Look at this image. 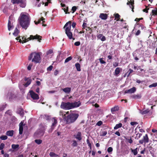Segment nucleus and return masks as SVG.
<instances>
[{
  "instance_id": "obj_1",
  "label": "nucleus",
  "mask_w": 157,
  "mask_h": 157,
  "mask_svg": "<svg viewBox=\"0 0 157 157\" xmlns=\"http://www.w3.org/2000/svg\"><path fill=\"white\" fill-rule=\"evenodd\" d=\"M30 20L29 16L21 14L19 18V23L22 28L25 29H27L30 24Z\"/></svg>"
},
{
  "instance_id": "obj_2",
  "label": "nucleus",
  "mask_w": 157,
  "mask_h": 157,
  "mask_svg": "<svg viewBox=\"0 0 157 157\" xmlns=\"http://www.w3.org/2000/svg\"><path fill=\"white\" fill-rule=\"evenodd\" d=\"M29 60H32V61L36 63H40L41 62V59L40 53L35 52L32 53L29 56Z\"/></svg>"
},
{
  "instance_id": "obj_3",
  "label": "nucleus",
  "mask_w": 157,
  "mask_h": 157,
  "mask_svg": "<svg viewBox=\"0 0 157 157\" xmlns=\"http://www.w3.org/2000/svg\"><path fill=\"white\" fill-rule=\"evenodd\" d=\"M42 37L41 36H40L37 34H36L35 36L31 35L30 36V37L27 38L25 36H23L21 38L22 40L21 39H20L19 42L23 44L31 40L37 39L39 42H40L41 40Z\"/></svg>"
},
{
  "instance_id": "obj_4",
  "label": "nucleus",
  "mask_w": 157,
  "mask_h": 157,
  "mask_svg": "<svg viewBox=\"0 0 157 157\" xmlns=\"http://www.w3.org/2000/svg\"><path fill=\"white\" fill-rule=\"evenodd\" d=\"M64 28H65V33L69 39L75 40V38L72 37V33L71 31V21H70L67 22L64 26Z\"/></svg>"
},
{
  "instance_id": "obj_5",
  "label": "nucleus",
  "mask_w": 157,
  "mask_h": 157,
  "mask_svg": "<svg viewBox=\"0 0 157 157\" xmlns=\"http://www.w3.org/2000/svg\"><path fill=\"white\" fill-rule=\"evenodd\" d=\"M78 114L71 113L66 116L65 118V121L67 124H70L75 122L78 117Z\"/></svg>"
},
{
  "instance_id": "obj_6",
  "label": "nucleus",
  "mask_w": 157,
  "mask_h": 157,
  "mask_svg": "<svg viewBox=\"0 0 157 157\" xmlns=\"http://www.w3.org/2000/svg\"><path fill=\"white\" fill-rule=\"evenodd\" d=\"M60 107L65 110H69L72 109L71 103L70 102H62L60 105Z\"/></svg>"
},
{
  "instance_id": "obj_7",
  "label": "nucleus",
  "mask_w": 157,
  "mask_h": 157,
  "mask_svg": "<svg viewBox=\"0 0 157 157\" xmlns=\"http://www.w3.org/2000/svg\"><path fill=\"white\" fill-rule=\"evenodd\" d=\"M11 2L13 4H19L20 6L22 8L25 7L26 5L23 0H12Z\"/></svg>"
},
{
  "instance_id": "obj_8",
  "label": "nucleus",
  "mask_w": 157,
  "mask_h": 157,
  "mask_svg": "<svg viewBox=\"0 0 157 157\" xmlns=\"http://www.w3.org/2000/svg\"><path fill=\"white\" fill-rule=\"evenodd\" d=\"M149 138L147 134L145 135L144 136H143V139L140 140L139 141V144H143L144 143L145 144L148 143L149 142Z\"/></svg>"
},
{
  "instance_id": "obj_9",
  "label": "nucleus",
  "mask_w": 157,
  "mask_h": 157,
  "mask_svg": "<svg viewBox=\"0 0 157 157\" xmlns=\"http://www.w3.org/2000/svg\"><path fill=\"white\" fill-rule=\"evenodd\" d=\"M29 93L31 97L33 100H38L39 99V97L38 94L35 93L33 91L30 90Z\"/></svg>"
},
{
  "instance_id": "obj_10",
  "label": "nucleus",
  "mask_w": 157,
  "mask_h": 157,
  "mask_svg": "<svg viewBox=\"0 0 157 157\" xmlns=\"http://www.w3.org/2000/svg\"><path fill=\"white\" fill-rule=\"evenodd\" d=\"M45 129L44 128L38 129L35 133L36 135L42 136L44 135L45 133Z\"/></svg>"
},
{
  "instance_id": "obj_11",
  "label": "nucleus",
  "mask_w": 157,
  "mask_h": 157,
  "mask_svg": "<svg viewBox=\"0 0 157 157\" xmlns=\"http://www.w3.org/2000/svg\"><path fill=\"white\" fill-rule=\"evenodd\" d=\"M81 102L79 101L78 102L71 103L72 109L79 107L81 105Z\"/></svg>"
},
{
  "instance_id": "obj_12",
  "label": "nucleus",
  "mask_w": 157,
  "mask_h": 157,
  "mask_svg": "<svg viewBox=\"0 0 157 157\" xmlns=\"http://www.w3.org/2000/svg\"><path fill=\"white\" fill-rule=\"evenodd\" d=\"M45 19L43 17H41V18L39 19L37 22L35 21L34 22L35 24L37 25L38 24L40 23L41 21H42V26L45 27L47 25L44 23L45 22Z\"/></svg>"
},
{
  "instance_id": "obj_13",
  "label": "nucleus",
  "mask_w": 157,
  "mask_h": 157,
  "mask_svg": "<svg viewBox=\"0 0 157 157\" xmlns=\"http://www.w3.org/2000/svg\"><path fill=\"white\" fill-rule=\"evenodd\" d=\"M81 135V132H78L77 134H74L73 136L78 140L80 141L82 139Z\"/></svg>"
},
{
  "instance_id": "obj_14",
  "label": "nucleus",
  "mask_w": 157,
  "mask_h": 157,
  "mask_svg": "<svg viewBox=\"0 0 157 157\" xmlns=\"http://www.w3.org/2000/svg\"><path fill=\"white\" fill-rule=\"evenodd\" d=\"M136 91V89L135 87H133L132 88L129 90H126L125 91V94L127 93H133Z\"/></svg>"
},
{
  "instance_id": "obj_15",
  "label": "nucleus",
  "mask_w": 157,
  "mask_h": 157,
  "mask_svg": "<svg viewBox=\"0 0 157 157\" xmlns=\"http://www.w3.org/2000/svg\"><path fill=\"white\" fill-rule=\"evenodd\" d=\"M24 122L21 121L19 124V134L21 135L22 134L23 131V126Z\"/></svg>"
},
{
  "instance_id": "obj_16",
  "label": "nucleus",
  "mask_w": 157,
  "mask_h": 157,
  "mask_svg": "<svg viewBox=\"0 0 157 157\" xmlns=\"http://www.w3.org/2000/svg\"><path fill=\"white\" fill-rule=\"evenodd\" d=\"M99 17L102 20H106L108 17V15L106 13H101L99 15Z\"/></svg>"
},
{
  "instance_id": "obj_17",
  "label": "nucleus",
  "mask_w": 157,
  "mask_h": 157,
  "mask_svg": "<svg viewBox=\"0 0 157 157\" xmlns=\"http://www.w3.org/2000/svg\"><path fill=\"white\" fill-rule=\"evenodd\" d=\"M97 37L98 39H100L102 41H104L106 40L105 36H103L102 34H99L97 36Z\"/></svg>"
},
{
  "instance_id": "obj_18",
  "label": "nucleus",
  "mask_w": 157,
  "mask_h": 157,
  "mask_svg": "<svg viewBox=\"0 0 157 157\" xmlns=\"http://www.w3.org/2000/svg\"><path fill=\"white\" fill-rule=\"evenodd\" d=\"M25 80L27 81L26 83L25 84L24 86L25 87H27L31 83V80L30 78H25Z\"/></svg>"
},
{
  "instance_id": "obj_19",
  "label": "nucleus",
  "mask_w": 157,
  "mask_h": 157,
  "mask_svg": "<svg viewBox=\"0 0 157 157\" xmlns=\"http://www.w3.org/2000/svg\"><path fill=\"white\" fill-rule=\"evenodd\" d=\"M71 88L70 87H66L62 89V90L67 94H69L71 91Z\"/></svg>"
},
{
  "instance_id": "obj_20",
  "label": "nucleus",
  "mask_w": 157,
  "mask_h": 157,
  "mask_svg": "<svg viewBox=\"0 0 157 157\" xmlns=\"http://www.w3.org/2000/svg\"><path fill=\"white\" fill-rule=\"evenodd\" d=\"M120 70H121L122 69L120 67H118L116 68L114 72V75L115 76H117L120 73Z\"/></svg>"
},
{
  "instance_id": "obj_21",
  "label": "nucleus",
  "mask_w": 157,
  "mask_h": 157,
  "mask_svg": "<svg viewBox=\"0 0 157 157\" xmlns=\"http://www.w3.org/2000/svg\"><path fill=\"white\" fill-rule=\"evenodd\" d=\"M119 107L118 105H115L114 107L111 109V112L113 114H114V112L117 111L119 110Z\"/></svg>"
},
{
  "instance_id": "obj_22",
  "label": "nucleus",
  "mask_w": 157,
  "mask_h": 157,
  "mask_svg": "<svg viewBox=\"0 0 157 157\" xmlns=\"http://www.w3.org/2000/svg\"><path fill=\"white\" fill-rule=\"evenodd\" d=\"M17 112L18 113L20 114L21 116H23L24 114L23 109L21 108H18Z\"/></svg>"
},
{
  "instance_id": "obj_23",
  "label": "nucleus",
  "mask_w": 157,
  "mask_h": 157,
  "mask_svg": "<svg viewBox=\"0 0 157 157\" xmlns=\"http://www.w3.org/2000/svg\"><path fill=\"white\" fill-rule=\"evenodd\" d=\"M141 94H134L132 96V98L135 99H139L141 98Z\"/></svg>"
},
{
  "instance_id": "obj_24",
  "label": "nucleus",
  "mask_w": 157,
  "mask_h": 157,
  "mask_svg": "<svg viewBox=\"0 0 157 157\" xmlns=\"http://www.w3.org/2000/svg\"><path fill=\"white\" fill-rule=\"evenodd\" d=\"M13 132L14 131L13 130L8 131L6 132V134L8 136H12L13 135Z\"/></svg>"
},
{
  "instance_id": "obj_25",
  "label": "nucleus",
  "mask_w": 157,
  "mask_h": 157,
  "mask_svg": "<svg viewBox=\"0 0 157 157\" xmlns=\"http://www.w3.org/2000/svg\"><path fill=\"white\" fill-rule=\"evenodd\" d=\"M115 17L114 20H116L117 21H119L120 20V16L118 13H116L114 14Z\"/></svg>"
},
{
  "instance_id": "obj_26",
  "label": "nucleus",
  "mask_w": 157,
  "mask_h": 157,
  "mask_svg": "<svg viewBox=\"0 0 157 157\" xmlns=\"http://www.w3.org/2000/svg\"><path fill=\"white\" fill-rule=\"evenodd\" d=\"M77 70L78 71H81L80 68V64L78 63H76L75 65Z\"/></svg>"
},
{
  "instance_id": "obj_27",
  "label": "nucleus",
  "mask_w": 157,
  "mask_h": 157,
  "mask_svg": "<svg viewBox=\"0 0 157 157\" xmlns=\"http://www.w3.org/2000/svg\"><path fill=\"white\" fill-rule=\"evenodd\" d=\"M8 28L9 31H10L11 29H12L13 28V26L11 25V22L9 20L8 24Z\"/></svg>"
},
{
  "instance_id": "obj_28",
  "label": "nucleus",
  "mask_w": 157,
  "mask_h": 157,
  "mask_svg": "<svg viewBox=\"0 0 157 157\" xmlns=\"http://www.w3.org/2000/svg\"><path fill=\"white\" fill-rule=\"evenodd\" d=\"M150 15L151 16H157V8H156L155 9L152 10L151 13L150 14Z\"/></svg>"
},
{
  "instance_id": "obj_29",
  "label": "nucleus",
  "mask_w": 157,
  "mask_h": 157,
  "mask_svg": "<svg viewBox=\"0 0 157 157\" xmlns=\"http://www.w3.org/2000/svg\"><path fill=\"white\" fill-rule=\"evenodd\" d=\"M19 33V31L17 29V28L16 27L15 28L14 30V32L13 33V34L15 36H17L18 35Z\"/></svg>"
},
{
  "instance_id": "obj_30",
  "label": "nucleus",
  "mask_w": 157,
  "mask_h": 157,
  "mask_svg": "<svg viewBox=\"0 0 157 157\" xmlns=\"http://www.w3.org/2000/svg\"><path fill=\"white\" fill-rule=\"evenodd\" d=\"M122 124L121 123L116 124L115 126L114 127V129L115 130H116L120 128H121L122 126Z\"/></svg>"
},
{
  "instance_id": "obj_31",
  "label": "nucleus",
  "mask_w": 157,
  "mask_h": 157,
  "mask_svg": "<svg viewBox=\"0 0 157 157\" xmlns=\"http://www.w3.org/2000/svg\"><path fill=\"white\" fill-rule=\"evenodd\" d=\"M59 115L60 116H62V117L65 120V118L66 117V114H63V111H60L59 112Z\"/></svg>"
},
{
  "instance_id": "obj_32",
  "label": "nucleus",
  "mask_w": 157,
  "mask_h": 157,
  "mask_svg": "<svg viewBox=\"0 0 157 157\" xmlns=\"http://www.w3.org/2000/svg\"><path fill=\"white\" fill-rule=\"evenodd\" d=\"M131 151L132 152L133 154V155H136L138 153L137 152V148L136 147V149H131Z\"/></svg>"
},
{
  "instance_id": "obj_33",
  "label": "nucleus",
  "mask_w": 157,
  "mask_h": 157,
  "mask_svg": "<svg viewBox=\"0 0 157 157\" xmlns=\"http://www.w3.org/2000/svg\"><path fill=\"white\" fill-rule=\"evenodd\" d=\"M53 119L54 121L51 126L55 127L56 126V124L57 123V120L55 118H53Z\"/></svg>"
},
{
  "instance_id": "obj_34",
  "label": "nucleus",
  "mask_w": 157,
  "mask_h": 157,
  "mask_svg": "<svg viewBox=\"0 0 157 157\" xmlns=\"http://www.w3.org/2000/svg\"><path fill=\"white\" fill-rule=\"evenodd\" d=\"M19 145L18 144H13L12 145V148L13 149H18L19 147Z\"/></svg>"
},
{
  "instance_id": "obj_35",
  "label": "nucleus",
  "mask_w": 157,
  "mask_h": 157,
  "mask_svg": "<svg viewBox=\"0 0 157 157\" xmlns=\"http://www.w3.org/2000/svg\"><path fill=\"white\" fill-rule=\"evenodd\" d=\"M124 138L125 139L128 140V142L130 144H132L133 142V140H132L131 137H130L129 139H128L127 137L125 136H124Z\"/></svg>"
},
{
  "instance_id": "obj_36",
  "label": "nucleus",
  "mask_w": 157,
  "mask_h": 157,
  "mask_svg": "<svg viewBox=\"0 0 157 157\" xmlns=\"http://www.w3.org/2000/svg\"><path fill=\"white\" fill-rule=\"evenodd\" d=\"M151 5L150 4L148 5V6H146V8L145 9H144L143 10V11L144 12H145L146 13H148V10H149V8H148V7L149 6H150Z\"/></svg>"
},
{
  "instance_id": "obj_37",
  "label": "nucleus",
  "mask_w": 157,
  "mask_h": 157,
  "mask_svg": "<svg viewBox=\"0 0 157 157\" xmlns=\"http://www.w3.org/2000/svg\"><path fill=\"white\" fill-rule=\"evenodd\" d=\"M66 7L63 8L62 9V10H63L64 12L66 14L67 13H70L68 12V6Z\"/></svg>"
},
{
  "instance_id": "obj_38",
  "label": "nucleus",
  "mask_w": 157,
  "mask_h": 157,
  "mask_svg": "<svg viewBox=\"0 0 157 157\" xmlns=\"http://www.w3.org/2000/svg\"><path fill=\"white\" fill-rule=\"evenodd\" d=\"M86 143L88 144V146L90 147V150L91 151L92 150V147H91V143H90V141L88 139H87L86 140Z\"/></svg>"
},
{
  "instance_id": "obj_39",
  "label": "nucleus",
  "mask_w": 157,
  "mask_h": 157,
  "mask_svg": "<svg viewBox=\"0 0 157 157\" xmlns=\"http://www.w3.org/2000/svg\"><path fill=\"white\" fill-rule=\"evenodd\" d=\"M7 136L6 135H2L0 136V139L2 140H5L7 139Z\"/></svg>"
},
{
  "instance_id": "obj_40",
  "label": "nucleus",
  "mask_w": 157,
  "mask_h": 157,
  "mask_svg": "<svg viewBox=\"0 0 157 157\" xmlns=\"http://www.w3.org/2000/svg\"><path fill=\"white\" fill-rule=\"evenodd\" d=\"M49 155L51 157H57L58 155L56 154L53 152H50L49 153Z\"/></svg>"
},
{
  "instance_id": "obj_41",
  "label": "nucleus",
  "mask_w": 157,
  "mask_h": 157,
  "mask_svg": "<svg viewBox=\"0 0 157 157\" xmlns=\"http://www.w3.org/2000/svg\"><path fill=\"white\" fill-rule=\"evenodd\" d=\"M73 143L72 146L73 147H77L78 146V143L75 140H73Z\"/></svg>"
},
{
  "instance_id": "obj_42",
  "label": "nucleus",
  "mask_w": 157,
  "mask_h": 157,
  "mask_svg": "<svg viewBox=\"0 0 157 157\" xmlns=\"http://www.w3.org/2000/svg\"><path fill=\"white\" fill-rule=\"evenodd\" d=\"M72 59V57L71 56H69L65 60V63H66L68 62L70 60H71Z\"/></svg>"
},
{
  "instance_id": "obj_43",
  "label": "nucleus",
  "mask_w": 157,
  "mask_h": 157,
  "mask_svg": "<svg viewBox=\"0 0 157 157\" xmlns=\"http://www.w3.org/2000/svg\"><path fill=\"white\" fill-rule=\"evenodd\" d=\"M99 60L101 64H106V62L103 60V58H99Z\"/></svg>"
},
{
  "instance_id": "obj_44",
  "label": "nucleus",
  "mask_w": 157,
  "mask_h": 157,
  "mask_svg": "<svg viewBox=\"0 0 157 157\" xmlns=\"http://www.w3.org/2000/svg\"><path fill=\"white\" fill-rule=\"evenodd\" d=\"M35 142L38 144H40L42 142V140H41L36 139L35 140Z\"/></svg>"
},
{
  "instance_id": "obj_45",
  "label": "nucleus",
  "mask_w": 157,
  "mask_h": 157,
  "mask_svg": "<svg viewBox=\"0 0 157 157\" xmlns=\"http://www.w3.org/2000/svg\"><path fill=\"white\" fill-rule=\"evenodd\" d=\"M157 86V82H155L152 83V84L150 85L149 86V88H151L152 87H155Z\"/></svg>"
},
{
  "instance_id": "obj_46",
  "label": "nucleus",
  "mask_w": 157,
  "mask_h": 157,
  "mask_svg": "<svg viewBox=\"0 0 157 157\" xmlns=\"http://www.w3.org/2000/svg\"><path fill=\"white\" fill-rule=\"evenodd\" d=\"M136 136L135 137L136 139H139L142 136L141 133H137L136 134Z\"/></svg>"
},
{
  "instance_id": "obj_47",
  "label": "nucleus",
  "mask_w": 157,
  "mask_h": 157,
  "mask_svg": "<svg viewBox=\"0 0 157 157\" xmlns=\"http://www.w3.org/2000/svg\"><path fill=\"white\" fill-rule=\"evenodd\" d=\"M133 72V71L130 68L129 69L127 73H128V74L127 75V77H128L130 75V74Z\"/></svg>"
},
{
  "instance_id": "obj_48",
  "label": "nucleus",
  "mask_w": 157,
  "mask_h": 157,
  "mask_svg": "<svg viewBox=\"0 0 157 157\" xmlns=\"http://www.w3.org/2000/svg\"><path fill=\"white\" fill-rule=\"evenodd\" d=\"M149 112V110L146 109L144 111L141 112V113L143 115L145 114L148 113Z\"/></svg>"
},
{
  "instance_id": "obj_49",
  "label": "nucleus",
  "mask_w": 157,
  "mask_h": 157,
  "mask_svg": "<svg viewBox=\"0 0 157 157\" xmlns=\"http://www.w3.org/2000/svg\"><path fill=\"white\" fill-rule=\"evenodd\" d=\"M77 9V7L76 6H73L72 7L71 10L72 11V13H73Z\"/></svg>"
},
{
  "instance_id": "obj_50",
  "label": "nucleus",
  "mask_w": 157,
  "mask_h": 157,
  "mask_svg": "<svg viewBox=\"0 0 157 157\" xmlns=\"http://www.w3.org/2000/svg\"><path fill=\"white\" fill-rule=\"evenodd\" d=\"M113 66L114 67H116L119 66V63L117 62H114L113 63Z\"/></svg>"
},
{
  "instance_id": "obj_51",
  "label": "nucleus",
  "mask_w": 157,
  "mask_h": 157,
  "mask_svg": "<svg viewBox=\"0 0 157 157\" xmlns=\"http://www.w3.org/2000/svg\"><path fill=\"white\" fill-rule=\"evenodd\" d=\"M5 147V144L3 143H2L0 145V150H3Z\"/></svg>"
},
{
  "instance_id": "obj_52",
  "label": "nucleus",
  "mask_w": 157,
  "mask_h": 157,
  "mask_svg": "<svg viewBox=\"0 0 157 157\" xmlns=\"http://www.w3.org/2000/svg\"><path fill=\"white\" fill-rule=\"evenodd\" d=\"M55 127L51 126V128L50 129L48 130V132L49 133H51L53 130H54V128Z\"/></svg>"
},
{
  "instance_id": "obj_53",
  "label": "nucleus",
  "mask_w": 157,
  "mask_h": 157,
  "mask_svg": "<svg viewBox=\"0 0 157 157\" xmlns=\"http://www.w3.org/2000/svg\"><path fill=\"white\" fill-rule=\"evenodd\" d=\"M14 97V95L13 93H10L9 96V99H12L13 97Z\"/></svg>"
},
{
  "instance_id": "obj_54",
  "label": "nucleus",
  "mask_w": 157,
  "mask_h": 157,
  "mask_svg": "<svg viewBox=\"0 0 157 157\" xmlns=\"http://www.w3.org/2000/svg\"><path fill=\"white\" fill-rule=\"evenodd\" d=\"M53 68V67L52 66L50 65L47 68V70L48 71H50L52 70Z\"/></svg>"
},
{
  "instance_id": "obj_55",
  "label": "nucleus",
  "mask_w": 157,
  "mask_h": 157,
  "mask_svg": "<svg viewBox=\"0 0 157 157\" xmlns=\"http://www.w3.org/2000/svg\"><path fill=\"white\" fill-rule=\"evenodd\" d=\"M113 148L111 147H109L107 149V151L109 153H110L113 151Z\"/></svg>"
},
{
  "instance_id": "obj_56",
  "label": "nucleus",
  "mask_w": 157,
  "mask_h": 157,
  "mask_svg": "<svg viewBox=\"0 0 157 157\" xmlns=\"http://www.w3.org/2000/svg\"><path fill=\"white\" fill-rule=\"evenodd\" d=\"M82 29H85L87 27L86 23L85 22H84L82 25Z\"/></svg>"
},
{
  "instance_id": "obj_57",
  "label": "nucleus",
  "mask_w": 157,
  "mask_h": 157,
  "mask_svg": "<svg viewBox=\"0 0 157 157\" xmlns=\"http://www.w3.org/2000/svg\"><path fill=\"white\" fill-rule=\"evenodd\" d=\"M102 124V121H98L97 123L96 124V125L98 126H100Z\"/></svg>"
},
{
  "instance_id": "obj_58",
  "label": "nucleus",
  "mask_w": 157,
  "mask_h": 157,
  "mask_svg": "<svg viewBox=\"0 0 157 157\" xmlns=\"http://www.w3.org/2000/svg\"><path fill=\"white\" fill-rule=\"evenodd\" d=\"M102 134L101 136H105L107 134V132L106 131H102L101 132Z\"/></svg>"
},
{
  "instance_id": "obj_59",
  "label": "nucleus",
  "mask_w": 157,
  "mask_h": 157,
  "mask_svg": "<svg viewBox=\"0 0 157 157\" xmlns=\"http://www.w3.org/2000/svg\"><path fill=\"white\" fill-rule=\"evenodd\" d=\"M74 44L76 46H78L80 44V42L79 41H77L75 42Z\"/></svg>"
},
{
  "instance_id": "obj_60",
  "label": "nucleus",
  "mask_w": 157,
  "mask_h": 157,
  "mask_svg": "<svg viewBox=\"0 0 157 157\" xmlns=\"http://www.w3.org/2000/svg\"><path fill=\"white\" fill-rule=\"evenodd\" d=\"M53 52V51L52 49H50L47 52V54H51Z\"/></svg>"
},
{
  "instance_id": "obj_61",
  "label": "nucleus",
  "mask_w": 157,
  "mask_h": 157,
  "mask_svg": "<svg viewBox=\"0 0 157 157\" xmlns=\"http://www.w3.org/2000/svg\"><path fill=\"white\" fill-rule=\"evenodd\" d=\"M140 30H138L135 33L136 36H138L140 33Z\"/></svg>"
},
{
  "instance_id": "obj_62",
  "label": "nucleus",
  "mask_w": 157,
  "mask_h": 157,
  "mask_svg": "<svg viewBox=\"0 0 157 157\" xmlns=\"http://www.w3.org/2000/svg\"><path fill=\"white\" fill-rule=\"evenodd\" d=\"M137 124H138V123L137 122H131L130 123V124L132 126H133L135 125H136Z\"/></svg>"
},
{
  "instance_id": "obj_63",
  "label": "nucleus",
  "mask_w": 157,
  "mask_h": 157,
  "mask_svg": "<svg viewBox=\"0 0 157 157\" xmlns=\"http://www.w3.org/2000/svg\"><path fill=\"white\" fill-rule=\"evenodd\" d=\"M115 134L117 135L118 136H121V134L120 133V132L118 131H116L115 133Z\"/></svg>"
},
{
  "instance_id": "obj_64",
  "label": "nucleus",
  "mask_w": 157,
  "mask_h": 157,
  "mask_svg": "<svg viewBox=\"0 0 157 157\" xmlns=\"http://www.w3.org/2000/svg\"><path fill=\"white\" fill-rule=\"evenodd\" d=\"M58 73H59V71L58 70H56L54 72V75L56 76L58 74Z\"/></svg>"
}]
</instances>
